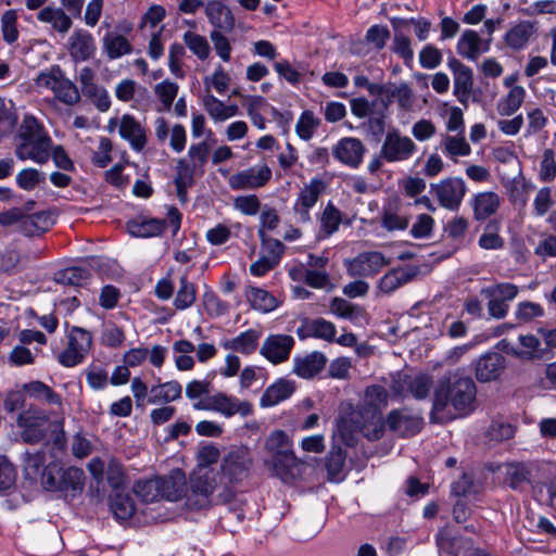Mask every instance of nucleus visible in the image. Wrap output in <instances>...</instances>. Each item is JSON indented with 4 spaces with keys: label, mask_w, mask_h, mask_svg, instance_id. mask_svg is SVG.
I'll list each match as a JSON object with an SVG mask.
<instances>
[{
    "label": "nucleus",
    "mask_w": 556,
    "mask_h": 556,
    "mask_svg": "<svg viewBox=\"0 0 556 556\" xmlns=\"http://www.w3.org/2000/svg\"><path fill=\"white\" fill-rule=\"evenodd\" d=\"M526 98V89L521 86H514L509 92L497 103V112L502 116H510L516 113Z\"/></svg>",
    "instance_id": "45"
},
{
    "label": "nucleus",
    "mask_w": 556,
    "mask_h": 556,
    "mask_svg": "<svg viewBox=\"0 0 556 556\" xmlns=\"http://www.w3.org/2000/svg\"><path fill=\"white\" fill-rule=\"evenodd\" d=\"M260 337V331L255 329H248L236 338L223 341L222 346L225 350L235 351L243 355H250L256 351Z\"/></svg>",
    "instance_id": "35"
},
{
    "label": "nucleus",
    "mask_w": 556,
    "mask_h": 556,
    "mask_svg": "<svg viewBox=\"0 0 556 556\" xmlns=\"http://www.w3.org/2000/svg\"><path fill=\"white\" fill-rule=\"evenodd\" d=\"M23 391H25L30 399L62 408V396L40 380L24 383Z\"/></svg>",
    "instance_id": "34"
},
{
    "label": "nucleus",
    "mask_w": 556,
    "mask_h": 556,
    "mask_svg": "<svg viewBox=\"0 0 556 556\" xmlns=\"http://www.w3.org/2000/svg\"><path fill=\"white\" fill-rule=\"evenodd\" d=\"M505 369V357L497 352L482 355L476 363V378L481 382L496 380Z\"/></svg>",
    "instance_id": "26"
},
{
    "label": "nucleus",
    "mask_w": 556,
    "mask_h": 556,
    "mask_svg": "<svg viewBox=\"0 0 556 556\" xmlns=\"http://www.w3.org/2000/svg\"><path fill=\"white\" fill-rule=\"evenodd\" d=\"M327 363L320 352H312L305 356H298L293 361V374L303 379H311L318 375Z\"/></svg>",
    "instance_id": "29"
},
{
    "label": "nucleus",
    "mask_w": 556,
    "mask_h": 556,
    "mask_svg": "<svg viewBox=\"0 0 556 556\" xmlns=\"http://www.w3.org/2000/svg\"><path fill=\"white\" fill-rule=\"evenodd\" d=\"M16 425L21 430L20 435L22 441L36 444L43 441L47 437L50 425V414L38 405L30 404L18 414Z\"/></svg>",
    "instance_id": "6"
},
{
    "label": "nucleus",
    "mask_w": 556,
    "mask_h": 556,
    "mask_svg": "<svg viewBox=\"0 0 556 556\" xmlns=\"http://www.w3.org/2000/svg\"><path fill=\"white\" fill-rule=\"evenodd\" d=\"M419 274V267L406 265L387 271L378 281L377 290L381 294L390 295L400 288L413 281Z\"/></svg>",
    "instance_id": "19"
},
{
    "label": "nucleus",
    "mask_w": 556,
    "mask_h": 556,
    "mask_svg": "<svg viewBox=\"0 0 556 556\" xmlns=\"http://www.w3.org/2000/svg\"><path fill=\"white\" fill-rule=\"evenodd\" d=\"M440 149L445 156L454 161L471 153L470 144L466 141L464 134L444 135L440 142Z\"/></svg>",
    "instance_id": "41"
},
{
    "label": "nucleus",
    "mask_w": 556,
    "mask_h": 556,
    "mask_svg": "<svg viewBox=\"0 0 556 556\" xmlns=\"http://www.w3.org/2000/svg\"><path fill=\"white\" fill-rule=\"evenodd\" d=\"M345 464V454L338 447L333 448L326 457V469L329 475V479L332 481L339 480L340 475Z\"/></svg>",
    "instance_id": "61"
},
{
    "label": "nucleus",
    "mask_w": 556,
    "mask_h": 556,
    "mask_svg": "<svg viewBox=\"0 0 556 556\" xmlns=\"http://www.w3.org/2000/svg\"><path fill=\"white\" fill-rule=\"evenodd\" d=\"M456 49L463 58L476 61L481 53L489 51L490 42L483 41L477 31L466 29L460 35Z\"/></svg>",
    "instance_id": "28"
},
{
    "label": "nucleus",
    "mask_w": 556,
    "mask_h": 556,
    "mask_svg": "<svg viewBox=\"0 0 556 556\" xmlns=\"http://www.w3.org/2000/svg\"><path fill=\"white\" fill-rule=\"evenodd\" d=\"M208 154V144L205 141H201L190 146L186 159L192 167H195L198 172L204 174V166L207 163Z\"/></svg>",
    "instance_id": "57"
},
{
    "label": "nucleus",
    "mask_w": 556,
    "mask_h": 556,
    "mask_svg": "<svg viewBox=\"0 0 556 556\" xmlns=\"http://www.w3.org/2000/svg\"><path fill=\"white\" fill-rule=\"evenodd\" d=\"M92 345L91 333L80 327H72L66 348L59 353L58 361L64 367H74L85 361Z\"/></svg>",
    "instance_id": "8"
},
{
    "label": "nucleus",
    "mask_w": 556,
    "mask_h": 556,
    "mask_svg": "<svg viewBox=\"0 0 556 556\" xmlns=\"http://www.w3.org/2000/svg\"><path fill=\"white\" fill-rule=\"evenodd\" d=\"M126 334L122 327L106 323L101 332V343L109 348H119L125 342Z\"/></svg>",
    "instance_id": "59"
},
{
    "label": "nucleus",
    "mask_w": 556,
    "mask_h": 556,
    "mask_svg": "<svg viewBox=\"0 0 556 556\" xmlns=\"http://www.w3.org/2000/svg\"><path fill=\"white\" fill-rule=\"evenodd\" d=\"M294 390L295 386L293 381L283 378L278 379L265 390L260 400V404L262 407L275 406L289 399Z\"/></svg>",
    "instance_id": "32"
},
{
    "label": "nucleus",
    "mask_w": 556,
    "mask_h": 556,
    "mask_svg": "<svg viewBox=\"0 0 556 556\" xmlns=\"http://www.w3.org/2000/svg\"><path fill=\"white\" fill-rule=\"evenodd\" d=\"M161 498L176 502L185 494L184 477H156Z\"/></svg>",
    "instance_id": "43"
},
{
    "label": "nucleus",
    "mask_w": 556,
    "mask_h": 556,
    "mask_svg": "<svg viewBox=\"0 0 556 556\" xmlns=\"http://www.w3.org/2000/svg\"><path fill=\"white\" fill-rule=\"evenodd\" d=\"M205 16L214 30L230 33L235 28V16L231 10L222 1H208L204 9Z\"/></svg>",
    "instance_id": "27"
},
{
    "label": "nucleus",
    "mask_w": 556,
    "mask_h": 556,
    "mask_svg": "<svg viewBox=\"0 0 556 556\" xmlns=\"http://www.w3.org/2000/svg\"><path fill=\"white\" fill-rule=\"evenodd\" d=\"M470 205L475 219L484 220L497 212L501 205V198L496 192L483 191L473 195Z\"/></svg>",
    "instance_id": "31"
},
{
    "label": "nucleus",
    "mask_w": 556,
    "mask_h": 556,
    "mask_svg": "<svg viewBox=\"0 0 556 556\" xmlns=\"http://www.w3.org/2000/svg\"><path fill=\"white\" fill-rule=\"evenodd\" d=\"M329 309L338 318L346 319L354 324L359 323L366 316V312L361 305L351 303L342 298H333L330 301Z\"/></svg>",
    "instance_id": "40"
},
{
    "label": "nucleus",
    "mask_w": 556,
    "mask_h": 556,
    "mask_svg": "<svg viewBox=\"0 0 556 556\" xmlns=\"http://www.w3.org/2000/svg\"><path fill=\"white\" fill-rule=\"evenodd\" d=\"M447 66L453 73V93L465 108L468 105L469 97L473 87L472 70L455 58H450Z\"/></svg>",
    "instance_id": "18"
},
{
    "label": "nucleus",
    "mask_w": 556,
    "mask_h": 556,
    "mask_svg": "<svg viewBox=\"0 0 556 556\" xmlns=\"http://www.w3.org/2000/svg\"><path fill=\"white\" fill-rule=\"evenodd\" d=\"M386 425L395 434L408 438L420 432L424 420L407 408L392 409L386 418Z\"/></svg>",
    "instance_id": "14"
},
{
    "label": "nucleus",
    "mask_w": 556,
    "mask_h": 556,
    "mask_svg": "<svg viewBox=\"0 0 556 556\" xmlns=\"http://www.w3.org/2000/svg\"><path fill=\"white\" fill-rule=\"evenodd\" d=\"M368 92L376 97L384 109L395 101V84L393 83L370 85Z\"/></svg>",
    "instance_id": "60"
},
{
    "label": "nucleus",
    "mask_w": 556,
    "mask_h": 556,
    "mask_svg": "<svg viewBox=\"0 0 556 556\" xmlns=\"http://www.w3.org/2000/svg\"><path fill=\"white\" fill-rule=\"evenodd\" d=\"M197 299V288L188 280L187 274L179 278V289L174 300V306L184 311L193 305Z\"/></svg>",
    "instance_id": "48"
},
{
    "label": "nucleus",
    "mask_w": 556,
    "mask_h": 556,
    "mask_svg": "<svg viewBox=\"0 0 556 556\" xmlns=\"http://www.w3.org/2000/svg\"><path fill=\"white\" fill-rule=\"evenodd\" d=\"M46 176L36 168H24L16 175L17 186L26 191L34 190L37 186L45 182Z\"/></svg>",
    "instance_id": "58"
},
{
    "label": "nucleus",
    "mask_w": 556,
    "mask_h": 556,
    "mask_svg": "<svg viewBox=\"0 0 556 556\" xmlns=\"http://www.w3.org/2000/svg\"><path fill=\"white\" fill-rule=\"evenodd\" d=\"M46 451L40 450L34 454H27L25 470L37 475L41 468V486L59 497L68 501L80 495L85 488V473L83 469L70 466L64 467L59 462H50L46 465Z\"/></svg>",
    "instance_id": "1"
},
{
    "label": "nucleus",
    "mask_w": 556,
    "mask_h": 556,
    "mask_svg": "<svg viewBox=\"0 0 556 556\" xmlns=\"http://www.w3.org/2000/svg\"><path fill=\"white\" fill-rule=\"evenodd\" d=\"M266 445L274 453L273 464L277 470L279 467L289 468L294 465L295 457L290 447L288 435L283 431H274L269 435Z\"/></svg>",
    "instance_id": "22"
},
{
    "label": "nucleus",
    "mask_w": 556,
    "mask_h": 556,
    "mask_svg": "<svg viewBox=\"0 0 556 556\" xmlns=\"http://www.w3.org/2000/svg\"><path fill=\"white\" fill-rule=\"evenodd\" d=\"M178 84L168 79H165L154 86V93L161 102V106L157 108L159 112H167L170 110L173 102L178 94Z\"/></svg>",
    "instance_id": "50"
},
{
    "label": "nucleus",
    "mask_w": 556,
    "mask_h": 556,
    "mask_svg": "<svg viewBox=\"0 0 556 556\" xmlns=\"http://www.w3.org/2000/svg\"><path fill=\"white\" fill-rule=\"evenodd\" d=\"M477 388L475 381L460 371H450L440 378L434 389L430 418L442 422L451 416L444 414L451 405L459 415H468L475 408Z\"/></svg>",
    "instance_id": "2"
},
{
    "label": "nucleus",
    "mask_w": 556,
    "mask_h": 556,
    "mask_svg": "<svg viewBox=\"0 0 556 556\" xmlns=\"http://www.w3.org/2000/svg\"><path fill=\"white\" fill-rule=\"evenodd\" d=\"M53 225L51 214L45 211L34 214L24 212L21 233L27 237L39 236L50 229Z\"/></svg>",
    "instance_id": "37"
},
{
    "label": "nucleus",
    "mask_w": 556,
    "mask_h": 556,
    "mask_svg": "<svg viewBox=\"0 0 556 556\" xmlns=\"http://www.w3.org/2000/svg\"><path fill=\"white\" fill-rule=\"evenodd\" d=\"M535 33V25L530 21H522L513 26L505 34L506 45L514 50L523 49Z\"/></svg>",
    "instance_id": "38"
},
{
    "label": "nucleus",
    "mask_w": 556,
    "mask_h": 556,
    "mask_svg": "<svg viewBox=\"0 0 556 556\" xmlns=\"http://www.w3.org/2000/svg\"><path fill=\"white\" fill-rule=\"evenodd\" d=\"M439 552L451 556H469L475 547L473 541L465 536H452L446 529H441L435 535Z\"/></svg>",
    "instance_id": "24"
},
{
    "label": "nucleus",
    "mask_w": 556,
    "mask_h": 556,
    "mask_svg": "<svg viewBox=\"0 0 556 556\" xmlns=\"http://www.w3.org/2000/svg\"><path fill=\"white\" fill-rule=\"evenodd\" d=\"M202 175V173L198 172L195 167H192V165L187 162L186 157H181L177 161L174 182L177 197L181 202L187 201V190L194 185V177Z\"/></svg>",
    "instance_id": "30"
},
{
    "label": "nucleus",
    "mask_w": 556,
    "mask_h": 556,
    "mask_svg": "<svg viewBox=\"0 0 556 556\" xmlns=\"http://www.w3.org/2000/svg\"><path fill=\"white\" fill-rule=\"evenodd\" d=\"M213 389L211 380H191L186 386V396L190 401H201L207 396H211V391Z\"/></svg>",
    "instance_id": "62"
},
{
    "label": "nucleus",
    "mask_w": 556,
    "mask_h": 556,
    "mask_svg": "<svg viewBox=\"0 0 556 556\" xmlns=\"http://www.w3.org/2000/svg\"><path fill=\"white\" fill-rule=\"evenodd\" d=\"M539 177L545 182L552 181L556 177V160L552 149H546L543 152Z\"/></svg>",
    "instance_id": "64"
},
{
    "label": "nucleus",
    "mask_w": 556,
    "mask_h": 556,
    "mask_svg": "<svg viewBox=\"0 0 556 556\" xmlns=\"http://www.w3.org/2000/svg\"><path fill=\"white\" fill-rule=\"evenodd\" d=\"M36 85L52 91L55 99L68 106L76 105L81 99L78 87L65 76L58 65L40 73L36 78Z\"/></svg>",
    "instance_id": "5"
},
{
    "label": "nucleus",
    "mask_w": 556,
    "mask_h": 556,
    "mask_svg": "<svg viewBox=\"0 0 556 556\" xmlns=\"http://www.w3.org/2000/svg\"><path fill=\"white\" fill-rule=\"evenodd\" d=\"M518 291L519 290L516 285L509 282H501L483 288L481 290V294L485 298H494L498 301L502 300V302L507 303L517 296Z\"/></svg>",
    "instance_id": "53"
},
{
    "label": "nucleus",
    "mask_w": 556,
    "mask_h": 556,
    "mask_svg": "<svg viewBox=\"0 0 556 556\" xmlns=\"http://www.w3.org/2000/svg\"><path fill=\"white\" fill-rule=\"evenodd\" d=\"M97 47L92 35L85 29H76L68 39V53L74 62L91 59Z\"/></svg>",
    "instance_id": "23"
},
{
    "label": "nucleus",
    "mask_w": 556,
    "mask_h": 556,
    "mask_svg": "<svg viewBox=\"0 0 556 556\" xmlns=\"http://www.w3.org/2000/svg\"><path fill=\"white\" fill-rule=\"evenodd\" d=\"M203 103L206 112L216 122H224L238 113L237 105H225L212 94L206 96Z\"/></svg>",
    "instance_id": "46"
},
{
    "label": "nucleus",
    "mask_w": 556,
    "mask_h": 556,
    "mask_svg": "<svg viewBox=\"0 0 556 556\" xmlns=\"http://www.w3.org/2000/svg\"><path fill=\"white\" fill-rule=\"evenodd\" d=\"M320 119L312 111H304L299 117L295 131L303 140H309L320 125Z\"/></svg>",
    "instance_id": "54"
},
{
    "label": "nucleus",
    "mask_w": 556,
    "mask_h": 556,
    "mask_svg": "<svg viewBox=\"0 0 556 556\" xmlns=\"http://www.w3.org/2000/svg\"><path fill=\"white\" fill-rule=\"evenodd\" d=\"M366 148L364 143L352 137H345L338 141L332 153L333 156L342 164L352 168H357L363 162Z\"/></svg>",
    "instance_id": "21"
},
{
    "label": "nucleus",
    "mask_w": 556,
    "mask_h": 556,
    "mask_svg": "<svg viewBox=\"0 0 556 556\" xmlns=\"http://www.w3.org/2000/svg\"><path fill=\"white\" fill-rule=\"evenodd\" d=\"M119 136L136 152H141L148 142L146 127L132 115L124 114L118 123Z\"/></svg>",
    "instance_id": "20"
},
{
    "label": "nucleus",
    "mask_w": 556,
    "mask_h": 556,
    "mask_svg": "<svg viewBox=\"0 0 556 556\" xmlns=\"http://www.w3.org/2000/svg\"><path fill=\"white\" fill-rule=\"evenodd\" d=\"M110 508L118 520L130 519L136 510L135 502L129 494L116 493L110 500Z\"/></svg>",
    "instance_id": "47"
},
{
    "label": "nucleus",
    "mask_w": 556,
    "mask_h": 556,
    "mask_svg": "<svg viewBox=\"0 0 556 556\" xmlns=\"http://www.w3.org/2000/svg\"><path fill=\"white\" fill-rule=\"evenodd\" d=\"M135 493L141 497L143 502H155L161 500L157 479L138 481L134 488Z\"/></svg>",
    "instance_id": "63"
},
{
    "label": "nucleus",
    "mask_w": 556,
    "mask_h": 556,
    "mask_svg": "<svg viewBox=\"0 0 556 556\" xmlns=\"http://www.w3.org/2000/svg\"><path fill=\"white\" fill-rule=\"evenodd\" d=\"M389 393L384 387L379 384L366 388L363 397V408L370 415L381 416V410L388 405Z\"/></svg>",
    "instance_id": "36"
},
{
    "label": "nucleus",
    "mask_w": 556,
    "mask_h": 556,
    "mask_svg": "<svg viewBox=\"0 0 556 556\" xmlns=\"http://www.w3.org/2000/svg\"><path fill=\"white\" fill-rule=\"evenodd\" d=\"M16 139L15 155L18 160H30L37 164L49 161L53 141L43 124L34 115L26 114L23 117Z\"/></svg>",
    "instance_id": "3"
},
{
    "label": "nucleus",
    "mask_w": 556,
    "mask_h": 556,
    "mask_svg": "<svg viewBox=\"0 0 556 556\" xmlns=\"http://www.w3.org/2000/svg\"><path fill=\"white\" fill-rule=\"evenodd\" d=\"M17 18V12L13 9L4 11L0 17L2 38L9 45L16 42L18 39Z\"/></svg>",
    "instance_id": "51"
},
{
    "label": "nucleus",
    "mask_w": 556,
    "mask_h": 556,
    "mask_svg": "<svg viewBox=\"0 0 556 556\" xmlns=\"http://www.w3.org/2000/svg\"><path fill=\"white\" fill-rule=\"evenodd\" d=\"M103 50L111 60L118 59L132 51L128 39L117 33H108L102 39Z\"/></svg>",
    "instance_id": "42"
},
{
    "label": "nucleus",
    "mask_w": 556,
    "mask_h": 556,
    "mask_svg": "<svg viewBox=\"0 0 556 556\" xmlns=\"http://www.w3.org/2000/svg\"><path fill=\"white\" fill-rule=\"evenodd\" d=\"M417 149V144L410 137L402 135L399 129H392L384 137L380 157L387 163H401L408 161Z\"/></svg>",
    "instance_id": "11"
},
{
    "label": "nucleus",
    "mask_w": 556,
    "mask_h": 556,
    "mask_svg": "<svg viewBox=\"0 0 556 556\" xmlns=\"http://www.w3.org/2000/svg\"><path fill=\"white\" fill-rule=\"evenodd\" d=\"M172 227V232L175 236L180 229L181 214L176 207H170L168 211V218H138L127 223V229L130 236L138 238H151L163 233L166 225Z\"/></svg>",
    "instance_id": "9"
},
{
    "label": "nucleus",
    "mask_w": 556,
    "mask_h": 556,
    "mask_svg": "<svg viewBox=\"0 0 556 556\" xmlns=\"http://www.w3.org/2000/svg\"><path fill=\"white\" fill-rule=\"evenodd\" d=\"M251 467L252 457L247 447H235L224 456L220 465V481L224 489L217 495L218 502H231L235 496L231 486L242 482L249 476Z\"/></svg>",
    "instance_id": "4"
},
{
    "label": "nucleus",
    "mask_w": 556,
    "mask_h": 556,
    "mask_svg": "<svg viewBox=\"0 0 556 556\" xmlns=\"http://www.w3.org/2000/svg\"><path fill=\"white\" fill-rule=\"evenodd\" d=\"M271 178V169L264 163L236 173L228 184L233 190H252L265 186Z\"/></svg>",
    "instance_id": "16"
},
{
    "label": "nucleus",
    "mask_w": 556,
    "mask_h": 556,
    "mask_svg": "<svg viewBox=\"0 0 556 556\" xmlns=\"http://www.w3.org/2000/svg\"><path fill=\"white\" fill-rule=\"evenodd\" d=\"M182 387L177 380L153 386L149 392L150 404H166L181 397Z\"/></svg>",
    "instance_id": "39"
},
{
    "label": "nucleus",
    "mask_w": 556,
    "mask_h": 556,
    "mask_svg": "<svg viewBox=\"0 0 556 556\" xmlns=\"http://www.w3.org/2000/svg\"><path fill=\"white\" fill-rule=\"evenodd\" d=\"M215 477L212 472L198 473L190 480V493L187 506L191 509H203L211 505V496L216 490Z\"/></svg>",
    "instance_id": "13"
},
{
    "label": "nucleus",
    "mask_w": 556,
    "mask_h": 556,
    "mask_svg": "<svg viewBox=\"0 0 556 556\" xmlns=\"http://www.w3.org/2000/svg\"><path fill=\"white\" fill-rule=\"evenodd\" d=\"M90 277V271L83 267H67L56 273L55 280L66 286H80Z\"/></svg>",
    "instance_id": "56"
},
{
    "label": "nucleus",
    "mask_w": 556,
    "mask_h": 556,
    "mask_svg": "<svg viewBox=\"0 0 556 556\" xmlns=\"http://www.w3.org/2000/svg\"><path fill=\"white\" fill-rule=\"evenodd\" d=\"M325 189L323 180L314 178L305 185L298 194L293 205L296 222L306 224L311 222L309 211L317 203L319 195Z\"/></svg>",
    "instance_id": "15"
},
{
    "label": "nucleus",
    "mask_w": 556,
    "mask_h": 556,
    "mask_svg": "<svg viewBox=\"0 0 556 556\" xmlns=\"http://www.w3.org/2000/svg\"><path fill=\"white\" fill-rule=\"evenodd\" d=\"M245 295L251 306L260 312L268 313L278 306V300L264 289L250 287Z\"/></svg>",
    "instance_id": "44"
},
{
    "label": "nucleus",
    "mask_w": 556,
    "mask_h": 556,
    "mask_svg": "<svg viewBox=\"0 0 556 556\" xmlns=\"http://www.w3.org/2000/svg\"><path fill=\"white\" fill-rule=\"evenodd\" d=\"M341 222V212L331 202H329L320 216L319 236L327 238L333 235L339 229Z\"/></svg>",
    "instance_id": "49"
},
{
    "label": "nucleus",
    "mask_w": 556,
    "mask_h": 556,
    "mask_svg": "<svg viewBox=\"0 0 556 556\" xmlns=\"http://www.w3.org/2000/svg\"><path fill=\"white\" fill-rule=\"evenodd\" d=\"M300 339L316 338L327 342H333L337 334L336 325L325 318L305 319L298 328Z\"/></svg>",
    "instance_id": "25"
},
{
    "label": "nucleus",
    "mask_w": 556,
    "mask_h": 556,
    "mask_svg": "<svg viewBox=\"0 0 556 556\" xmlns=\"http://www.w3.org/2000/svg\"><path fill=\"white\" fill-rule=\"evenodd\" d=\"M390 264L381 252L370 251L359 253L351 261L345 262L346 271L351 277H374Z\"/></svg>",
    "instance_id": "12"
},
{
    "label": "nucleus",
    "mask_w": 556,
    "mask_h": 556,
    "mask_svg": "<svg viewBox=\"0 0 556 556\" xmlns=\"http://www.w3.org/2000/svg\"><path fill=\"white\" fill-rule=\"evenodd\" d=\"M193 408L197 410H213L226 418L237 414L241 417H248L253 413V405L250 402L224 392H216L204 400L194 402Z\"/></svg>",
    "instance_id": "7"
},
{
    "label": "nucleus",
    "mask_w": 556,
    "mask_h": 556,
    "mask_svg": "<svg viewBox=\"0 0 556 556\" xmlns=\"http://www.w3.org/2000/svg\"><path fill=\"white\" fill-rule=\"evenodd\" d=\"M37 20L41 23L51 25L52 29L59 34H66L72 25V18L62 8L45 7L38 14Z\"/></svg>",
    "instance_id": "33"
},
{
    "label": "nucleus",
    "mask_w": 556,
    "mask_h": 556,
    "mask_svg": "<svg viewBox=\"0 0 556 556\" xmlns=\"http://www.w3.org/2000/svg\"><path fill=\"white\" fill-rule=\"evenodd\" d=\"M257 235L262 242V255L269 257L278 264L285 252L283 243L278 239L268 237L263 229H258Z\"/></svg>",
    "instance_id": "55"
},
{
    "label": "nucleus",
    "mask_w": 556,
    "mask_h": 556,
    "mask_svg": "<svg viewBox=\"0 0 556 556\" xmlns=\"http://www.w3.org/2000/svg\"><path fill=\"white\" fill-rule=\"evenodd\" d=\"M295 340L290 334H269L263 342L260 354L274 365L289 359Z\"/></svg>",
    "instance_id": "17"
},
{
    "label": "nucleus",
    "mask_w": 556,
    "mask_h": 556,
    "mask_svg": "<svg viewBox=\"0 0 556 556\" xmlns=\"http://www.w3.org/2000/svg\"><path fill=\"white\" fill-rule=\"evenodd\" d=\"M184 43L188 47V49L197 55L198 59L204 61L208 58L211 48L207 39L194 31L188 30L184 34L182 37Z\"/></svg>",
    "instance_id": "52"
},
{
    "label": "nucleus",
    "mask_w": 556,
    "mask_h": 556,
    "mask_svg": "<svg viewBox=\"0 0 556 556\" xmlns=\"http://www.w3.org/2000/svg\"><path fill=\"white\" fill-rule=\"evenodd\" d=\"M430 193L438 200L440 206L455 212L467 193V185L460 177H447L431 184Z\"/></svg>",
    "instance_id": "10"
}]
</instances>
